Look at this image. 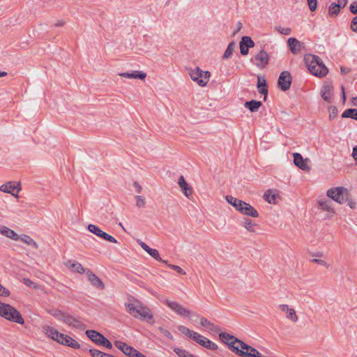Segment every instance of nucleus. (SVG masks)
I'll return each mask as SVG.
<instances>
[{
  "instance_id": "nucleus-17",
  "label": "nucleus",
  "mask_w": 357,
  "mask_h": 357,
  "mask_svg": "<svg viewBox=\"0 0 357 357\" xmlns=\"http://www.w3.org/2000/svg\"><path fill=\"white\" fill-rule=\"evenodd\" d=\"M6 319L21 325L24 324V320L20 312L13 306H10L8 316Z\"/></svg>"
},
{
  "instance_id": "nucleus-64",
  "label": "nucleus",
  "mask_w": 357,
  "mask_h": 357,
  "mask_svg": "<svg viewBox=\"0 0 357 357\" xmlns=\"http://www.w3.org/2000/svg\"><path fill=\"white\" fill-rule=\"evenodd\" d=\"M340 71L342 74H347L351 72V70L349 68L341 66Z\"/></svg>"
},
{
  "instance_id": "nucleus-60",
  "label": "nucleus",
  "mask_w": 357,
  "mask_h": 357,
  "mask_svg": "<svg viewBox=\"0 0 357 357\" xmlns=\"http://www.w3.org/2000/svg\"><path fill=\"white\" fill-rule=\"evenodd\" d=\"M346 202H347L348 206L352 209H354L356 206V202L350 199L349 195L348 196V200Z\"/></svg>"
},
{
  "instance_id": "nucleus-7",
  "label": "nucleus",
  "mask_w": 357,
  "mask_h": 357,
  "mask_svg": "<svg viewBox=\"0 0 357 357\" xmlns=\"http://www.w3.org/2000/svg\"><path fill=\"white\" fill-rule=\"evenodd\" d=\"M165 303L177 314L184 317H188L191 312L176 301L165 300Z\"/></svg>"
},
{
  "instance_id": "nucleus-57",
  "label": "nucleus",
  "mask_w": 357,
  "mask_h": 357,
  "mask_svg": "<svg viewBox=\"0 0 357 357\" xmlns=\"http://www.w3.org/2000/svg\"><path fill=\"white\" fill-rule=\"evenodd\" d=\"M139 244L141 246V248L144 250H145L147 253H149L150 250L151 249L150 247H149L145 243H144L142 241H139Z\"/></svg>"
},
{
  "instance_id": "nucleus-15",
  "label": "nucleus",
  "mask_w": 357,
  "mask_h": 357,
  "mask_svg": "<svg viewBox=\"0 0 357 357\" xmlns=\"http://www.w3.org/2000/svg\"><path fill=\"white\" fill-rule=\"evenodd\" d=\"M86 274L88 280L90 282L92 286L99 288L100 289H103L105 288V284H103L102 280L90 269H86Z\"/></svg>"
},
{
  "instance_id": "nucleus-33",
  "label": "nucleus",
  "mask_w": 357,
  "mask_h": 357,
  "mask_svg": "<svg viewBox=\"0 0 357 357\" xmlns=\"http://www.w3.org/2000/svg\"><path fill=\"white\" fill-rule=\"evenodd\" d=\"M178 329L180 332H181L183 334L188 336L192 340L194 339V337H196L195 335H197V332H195L193 331L190 330L188 328L184 326H179L178 327Z\"/></svg>"
},
{
  "instance_id": "nucleus-45",
  "label": "nucleus",
  "mask_w": 357,
  "mask_h": 357,
  "mask_svg": "<svg viewBox=\"0 0 357 357\" xmlns=\"http://www.w3.org/2000/svg\"><path fill=\"white\" fill-rule=\"evenodd\" d=\"M135 199H136V206L138 208L144 207L146 202H145V199L143 197H142L140 195H137L135 197Z\"/></svg>"
},
{
  "instance_id": "nucleus-63",
  "label": "nucleus",
  "mask_w": 357,
  "mask_h": 357,
  "mask_svg": "<svg viewBox=\"0 0 357 357\" xmlns=\"http://www.w3.org/2000/svg\"><path fill=\"white\" fill-rule=\"evenodd\" d=\"M352 158H354V160L357 162V146H354L353 148V151H352Z\"/></svg>"
},
{
  "instance_id": "nucleus-34",
  "label": "nucleus",
  "mask_w": 357,
  "mask_h": 357,
  "mask_svg": "<svg viewBox=\"0 0 357 357\" xmlns=\"http://www.w3.org/2000/svg\"><path fill=\"white\" fill-rule=\"evenodd\" d=\"M10 305L0 302V316L7 319L10 308Z\"/></svg>"
},
{
  "instance_id": "nucleus-5",
  "label": "nucleus",
  "mask_w": 357,
  "mask_h": 357,
  "mask_svg": "<svg viewBox=\"0 0 357 357\" xmlns=\"http://www.w3.org/2000/svg\"><path fill=\"white\" fill-rule=\"evenodd\" d=\"M326 195L338 204H343L348 200L349 193L347 188L340 186L328 189Z\"/></svg>"
},
{
  "instance_id": "nucleus-35",
  "label": "nucleus",
  "mask_w": 357,
  "mask_h": 357,
  "mask_svg": "<svg viewBox=\"0 0 357 357\" xmlns=\"http://www.w3.org/2000/svg\"><path fill=\"white\" fill-rule=\"evenodd\" d=\"M342 118H351L357 120V109H347L342 114Z\"/></svg>"
},
{
  "instance_id": "nucleus-20",
  "label": "nucleus",
  "mask_w": 357,
  "mask_h": 357,
  "mask_svg": "<svg viewBox=\"0 0 357 357\" xmlns=\"http://www.w3.org/2000/svg\"><path fill=\"white\" fill-rule=\"evenodd\" d=\"M255 59L257 61L256 66L259 68H263L266 64H268L269 56L266 51L261 50L255 55Z\"/></svg>"
},
{
  "instance_id": "nucleus-18",
  "label": "nucleus",
  "mask_w": 357,
  "mask_h": 357,
  "mask_svg": "<svg viewBox=\"0 0 357 357\" xmlns=\"http://www.w3.org/2000/svg\"><path fill=\"white\" fill-rule=\"evenodd\" d=\"M86 335L91 341L100 346H102L105 339L103 335L94 330H87Z\"/></svg>"
},
{
  "instance_id": "nucleus-28",
  "label": "nucleus",
  "mask_w": 357,
  "mask_h": 357,
  "mask_svg": "<svg viewBox=\"0 0 357 357\" xmlns=\"http://www.w3.org/2000/svg\"><path fill=\"white\" fill-rule=\"evenodd\" d=\"M257 88L259 93L264 96V100H265L268 94V89L264 79L258 77Z\"/></svg>"
},
{
  "instance_id": "nucleus-32",
  "label": "nucleus",
  "mask_w": 357,
  "mask_h": 357,
  "mask_svg": "<svg viewBox=\"0 0 357 357\" xmlns=\"http://www.w3.org/2000/svg\"><path fill=\"white\" fill-rule=\"evenodd\" d=\"M227 202L233 206L237 211L241 204H242V200H240L231 195L226 196Z\"/></svg>"
},
{
  "instance_id": "nucleus-43",
  "label": "nucleus",
  "mask_w": 357,
  "mask_h": 357,
  "mask_svg": "<svg viewBox=\"0 0 357 357\" xmlns=\"http://www.w3.org/2000/svg\"><path fill=\"white\" fill-rule=\"evenodd\" d=\"M240 46V52L242 55H247L249 52V47H248V45L246 44V42L243 43V40L241 39L239 43Z\"/></svg>"
},
{
  "instance_id": "nucleus-53",
  "label": "nucleus",
  "mask_w": 357,
  "mask_h": 357,
  "mask_svg": "<svg viewBox=\"0 0 357 357\" xmlns=\"http://www.w3.org/2000/svg\"><path fill=\"white\" fill-rule=\"evenodd\" d=\"M350 28L352 31L357 33V15L351 20Z\"/></svg>"
},
{
  "instance_id": "nucleus-23",
  "label": "nucleus",
  "mask_w": 357,
  "mask_h": 357,
  "mask_svg": "<svg viewBox=\"0 0 357 357\" xmlns=\"http://www.w3.org/2000/svg\"><path fill=\"white\" fill-rule=\"evenodd\" d=\"M119 76L128 79H144L146 74L142 71H132V73H121Z\"/></svg>"
},
{
  "instance_id": "nucleus-55",
  "label": "nucleus",
  "mask_w": 357,
  "mask_h": 357,
  "mask_svg": "<svg viewBox=\"0 0 357 357\" xmlns=\"http://www.w3.org/2000/svg\"><path fill=\"white\" fill-rule=\"evenodd\" d=\"M22 282H23V283H24L25 285H26V286H28V287H33L34 288H36V285H34V284H35V283H34L32 280H31L30 279H29V278H23V279H22Z\"/></svg>"
},
{
  "instance_id": "nucleus-36",
  "label": "nucleus",
  "mask_w": 357,
  "mask_h": 357,
  "mask_svg": "<svg viewBox=\"0 0 357 357\" xmlns=\"http://www.w3.org/2000/svg\"><path fill=\"white\" fill-rule=\"evenodd\" d=\"M340 12V8L336 4V3H332L328 8V15L331 17H336Z\"/></svg>"
},
{
  "instance_id": "nucleus-8",
  "label": "nucleus",
  "mask_w": 357,
  "mask_h": 357,
  "mask_svg": "<svg viewBox=\"0 0 357 357\" xmlns=\"http://www.w3.org/2000/svg\"><path fill=\"white\" fill-rule=\"evenodd\" d=\"M87 229L92 234H95L96 236H97L105 241H107L109 242L114 243H117V241L114 237H113L112 236L103 231L101 229H100L98 226H96L95 225H93V224L89 225Z\"/></svg>"
},
{
  "instance_id": "nucleus-30",
  "label": "nucleus",
  "mask_w": 357,
  "mask_h": 357,
  "mask_svg": "<svg viewBox=\"0 0 357 357\" xmlns=\"http://www.w3.org/2000/svg\"><path fill=\"white\" fill-rule=\"evenodd\" d=\"M19 240H20L21 241L27 245L33 246L36 249L38 248V244L31 237H30L28 235H22L21 236H20Z\"/></svg>"
},
{
  "instance_id": "nucleus-38",
  "label": "nucleus",
  "mask_w": 357,
  "mask_h": 357,
  "mask_svg": "<svg viewBox=\"0 0 357 357\" xmlns=\"http://www.w3.org/2000/svg\"><path fill=\"white\" fill-rule=\"evenodd\" d=\"M127 311L133 317H137L140 312L141 308L138 309L132 303L126 304Z\"/></svg>"
},
{
  "instance_id": "nucleus-49",
  "label": "nucleus",
  "mask_w": 357,
  "mask_h": 357,
  "mask_svg": "<svg viewBox=\"0 0 357 357\" xmlns=\"http://www.w3.org/2000/svg\"><path fill=\"white\" fill-rule=\"evenodd\" d=\"M174 351L179 356V357H186L188 354V352L184 349H179L178 347H175L174 349Z\"/></svg>"
},
{
  "instance_id": "nucleus-42",
  "label": "nucleus",
  "mask_w": 357,
  "mask_h": 357,
  "mask_svg": "<svg viewBox=\"0 0 357 357\" xmlns=\"http://www.w3.org/2000/svg\"><path fill=\"white\" fill-rule=\"evenodd\" d=\"M89 351L92 357H108L109 355L95 349H90Z\"/></svg>"
},
{
  "instance_id": "nucleus-58",
  "label": "nucleus",
  "mask_w": 357,
  "mask_h": 357,
  "mask_svg": "<svg viewBox=\"0 0 357 357\" xmlns=\"http://www.w3.org/2000/svg\"><path fill=\"white\" fill-rule=\"evenodd\" d=\"M139 244L141 246V248L144 250H145L147 253H149L150 250L151 249L150 247H149L145 243H144L142 241H139Z\"/></svg>"
},
{
  "instance_id": "nucleus-25",
  "label": "nucleus",
  "mask_w": 357,
  "mask_h": 357,
  "mask_svg": "<svg viewBox=\"0 0 357 357\" xmlns=\"http://www.w3.org/2000/svg\"><path fill=\"white\" fill-rule=\"evenodd\" d=\"M0 234L14 241H17L20 238V236L17 234L6 226L0 225Z\"/></svg>"
},
{
  "instance_id": "nucleus-48",
  "label": "nucleus",
  "mask_w": 357,
  "mask_h": 357,
  "mask_svg": "<svg viewBox=\"0 0 357 357\" xmlns=\"http://www.w3.org/2000/svg\"><path fill=\"white\" fill-rule=\"evenodd\" d=\"M168 266L181 275H184L186 274L185 271H183L180 266H177V265L168 264Z\"/></svg>"
},
{
  "instance_id": "nucleus-52",
  "label": "nucleus",
  "mask_w": 357,
  "mask_h": 357,
  "mask_svg": "<svg viewBox=\"0 0 357 357\" xmlns=\"http://www.w3.org/2000/svg\"><path fill=\"white\" fill-rule=\"evenodd\" d=\"M242 40H243V43L244 42H246V44L248 45V47L250 48V47H252L255 46V43L254 41L252 40V38L249 36H243L242 37Z\"/></svg>"
},
{
  "instance_id": "nucleus-40",
  "label": "nucleus",
  "mask_w": 357,
  "mask_h": 357,
  "mask_svg": "<svg viewBox=\"0 0 357 357\" xmlns=\"http://www.w3.org/2000/svg\"><path fill=\"white\" fill-rule=\"evenodd\" d=\"M264 198L269 204H275V195L273 194L271 190H267L264 194Z\"/></svg>"
},
{
  "instance_id": "nucleus-9",
  "label": "nucleus",
  "mask_w": 357,
  "mask_h": 357,
  "mask_svg": "<svg viewBox=\"0 0 357 357\" xmlns=\"http://www.w3.org/2000/svg\"><path fill=\"white\" fill-rule=\"evenodd\" d=\"M278 84L282 91H287L291 84V74L288 71H282L279 76Z\"/></svg>"
},
{
  "instance_id": "nucleus-39",
  "label": "nucleus",
  "mask_w": 357,
  "mask_h": 357,
  "mask_svg": "<svg viewBox=\"0 0 357 357\" xmlns=\"http://www.w3.org/2000/svg\"><path fill=\"white\" fill-rule=\"evenodd\" d=\"M235 47H236V43L234 42H231L228 45V46H227V49H226V50H225V53L223 54V58L224 59H229V57H231V56L233 54V52L234 51Z\"/></svg>"
},
{
  "instance_id": "nucleus-47",
  "label": "nucleus",
  "mask_w": 357,
  "mask_h": 357,
  "mask_svg": "<svg viewBox=\"0 0 357 357\" xmlns=\"http://www.w3.org/2000/svg\"><path fill=\"white\" fill-rule=\"evenodd\" d=\"M329 119L333 120L337 116V109L335 106H331L329 107Z\"/></svg>"
},
{
  "instance_id": "nucleus-4",
  "label": "nucleus",
  "mask_w": 357,
  "mask_h": 357,
  "mask_svg": "<svg viewBox=\"0 0 357 357\" xmlns=\"http://www.w3.org/2000/svg\"><path fill=\"white\" fill-rule=\"evenodd\" d=\"M238 345L234 347V353L242 357H264L256 349L241 340H236Z\"/></svg>"
},
{
  "instance_id": "nucleus-44",
  "label": "nucleus",
  "mask_w": 357,
  "mask_h": 357,
  "mask_svg": "<svg viewBox=\"0 0 357 357\" xmlns=\"http://www.w3.org/2000/svg\"><path fill=\"white\" fill-rule=\"evenodd\" d=\"M275 29L278 31L280 33L283 35H289L291 33V29L289 27L284 28L280 26H276Z\"/></svg>"
},
{
  "instance_id": "nucleus-2",
  "label": "nucleus",
  "mask_w": 357,
  "mask_h": 357,
  "mask_svg": "<svg viewBox=\"0 0 357 357\" xmlns=\"http://www.w3.org/2000/svg\"><path fill=\"white\" fill-rule=\"evenodd\" d=\"M305 61L308 70L312 75L322 77L328 73V68L319 56L309 54L305 57Z\"/></svg>"
},
{
  "instance_id": "nucleus-13",
  "label": "nucleus",
  "mask_w": 357,
  "mask_h": 357,
  "mask_svg": "<svg viewBox=\"0 0 357 357\" xmlns=\"http://www.w3.org/2000/svg\"><path fill=\"white\" fill-rule=\"evenodd\" d=\"M196 337H194L193 340H195L196 342H197L199 344L202 345V347L211 349V350H216L218 349V345L213 342H211L210 340L207 339L206 337L202 336V335L197 333Z\"/></svg>"
},
{
  "instance_id": "nucleus-10",
  "label": "nucleus",
  "mask_w": 357,
  "mask_h": 357,
  "mask_svg": "<svg viewBox=\"0 0 357 357\" xmlns=\"http://www.w3.org/2000/svg\"><path fill=\"white\" fill-rule=\"evenodd\" d=\"M114 345L124 354L128 356L129 357H136L137 354L139 353L137 349H135L132 347H130L126 343L119 340H116L114 342Z\"/></svg>"
},
{
  "instance_id": "nucleus-11",
  "label": "nucleus",
  "mask_w": 357,
  "mask_h": 357,
  "mask_svg": "<svg viewBox=\"0 0 357 357\" xmlns=\"http://www.w3.org/2000/svg\"><path fill=\"white\" fill-rule=\"evenodd\" d=\"M237 211L244 215L252 218H257L259 216L257 211L250 204L243 201H242V204L240 205Z\"/></svg>"
},
{
  "instance_id": "nucleus-12",
  "label": "nucleus",
  "mask_w": 357,
  "mask_h": 357,
  "mask_svg": "<svg viewBox=\"0 0 357 357\" xmlns=\"http://www.w3.org/2000/svg\"><path fill=\"white\" fill-rule=\"evenodd\" d=\"M293 157L294 163L296 167L303 171L309 172L310 170V167L307 165V162H310L309 158L303 159V156L298 153H294Z\"/></svg>"
},
{
  "instance_id": "nucleus-50",
  "label": "nucleus",
  "mask_w": 357,
  "mask_h": 357,
  "mask_svg": "<svg viewBox=\"0 0 357 357\" xmlns=\"http://www.w3.org/2000/svg\"><path fill=\"white\" fill-rule=\"evenodd\" d=\"M307 2L310 11L313 12L317 9V0H307Z\"/></svg>"
},
{
  "instance_id": "nucleus-56",
  "label": "nucleus",
  "mask_w": 357,
  "mask_h": 357,
  "mask_svg": "<svg viewBox=\"0 0 357 357\" xmlns=\"http://www.w3.org/2000/svg\"><path fill=\"white\" fill-rule=\"evenodd\" d=\"M312 262L328 267V264H327L326 261H325L324 260H322V259H312Z\"/></svg>"
},
{
  "instance_id": "nucleus-31",
  "label": "nucleus",
  "mask_w": 357,
  "mask_h": 357,
  "mask_svg": "<svg viewBox=\"0 0 357 357\" xmlns=\"http://www.w3.org/2000/svg\"><path fill=\"white\" fill-rule=\"evenodd\" d=\"M243 227L248 231L252 233L255 232V227L257 225L252 220L243 218L242 221Z\"/></svg>"
},
{
  "instance_id": "nucleus-26",
  "label": "nucleus",
  "mask_w": 357,
  "mask_h": 357,
  "mask_svg": "<svg viewBox=\"0 0 357 357\" xmlns=\"http://www.w3.org/2000/svg\"><path fill=\"white\" fill-rule=\"evenodd\" d=\"M331 86L329 84H325L322 86L321 90V96L322 98L328 102H331Z\"/></svg>"
},
{
  "instance_id": "nucleus-27",
  "label": "nucleus",
  "mask_w": 357,
  "mask_h": 357,
  "mask_svg": "<svg viewBox=\"0 0 357 357\" xmlns=\"http://www.w3.org/2000/svg\"><path fill=\"white\" fill-rule=\"evenodd\" d=\"M319 206L321 209L334 213L335 211L331 206V202L326 199H321L319 202Z\"/></svg>"
},
{
  "instance_id": "nucleus-6",
  "label": "nucleus",
  "mask_w": 357,
  "mask_h": 357,
  "mask_svg": "<svg viewBox=\"0 0 357 357\" xmlns=\"http://www.w3.org/2000/svg\"><path fill=\"white\" fill-rule=\"evenodd\" d=\"M188 73L191 79L201 86H204L207 84L211 75L210 72L203 71L199 67L190 69Z\"/></svg>"
},
{
  "instance_id": "nucleus-41",
  "label": "nucleus",
  "mask_w": 357,
  "mask_h": 357,
  "mask_svg": "<svg viewBox=\"0 0 357 357\" xmlns=\"http://www.w3.org/2000/svg\"><path fill=\"white\" fill-rule=\"evenodd\" d=\"M148 254L150 255L152 257H153L157 261H159L162 262L166 264H167V261L161 259V257H160L159 252L157 250L151 248Z\"/></svg>"
},
{
  "instance_id": "nucleus-46",
  "label": "nucleus",
  "mask_w": 357,
  "mask_h": 357,
  "mask_svg": "<svg viewBox=\"0 0 357 357\" xmlns=\"http://www.w3.org/2000/svg\"><path fill=\"white\" fill-rule=\"evenodd\" d=\"M200 324L202 326H207L209 327L211 330H213V328L214 327V324L209 321L206 318L202 317L200 319Z\"/></svg>"
},
{
  "instance_id": "nucleus-29",
  "label": "nucleus",
  "mask_w": 357,
  "mask_h": 357,
  "mask_svg": "<svg viewBox=\"0 0 357 357\" xmlns=\"http://www.w3.org/2000/svg\"><path fill=\"white\" fill-rule=\"evenodd\" d=\"M244 106L249 109L250 112H257L261 106V102L252 100L250 101L245 102Z\"/></svg>"
},
{
  "instance_id": "nucleus-22",
  "label": "nucleus",
  "mask_w": 357,
  "mask_h": 357,
  "mask_svg": "<svg viewBox=\"0 0 357 357\" xmlns=\"http://www.w3.org/2000/svg\"><path fill=\"white\" fill-rule=\"evenodd\" d=\"M178 184L186 197H189L192 194V188L187 183L183 176H179Z\"/></svg>"
},
{
  "instance_id": "nucleus-54",
  "label": "nucleus",
  "mask_w": 357,
  "mask_h": 357,
  "mask_svg": "<svg viewBox=\"0 0 357 357\" xmlns=\"http://www.w3.org/2000/svg\"><path fill=\"white\" fill-rule=\"evenodd\" d=\"M0 296H4V297H8L10 296L9 290L8 289H6V287H4L3 286H2L1 284H0Z\"/></svg>"
},
{
  "instance_id": "nucleus-1",
  "label": "nucleus",
  "mask_w": 357,
  "mask_h": 357,
  "mask_svg": "<svg viewBox=\"0 0 357 357\" xmlns=\"http://www.w3.org/2000/svg\"><path fill=\"white\" fill-rule=\"evenodd\" d=\"M43 331L48 337L52 338L53 340L56 341L59 344L68 346L75 349L80 348V344L77 341L68 335L59 333L53 327L45 326L43 327Z\"/></svg>"
},
{
  "instance_id": "nucleus-14",
  "label": "nucleus",
  "mask_w": 357,
  "mask_h": 357,
  "mask_svg": "<svg viewBox=\"0 0 357 357\" xmlns=\"http://www.w3.org/2000/svg\"><path fill=\"white\" fill-rule=\"evenodd\" d=\"M219 337L223 342L229 345L231 351L234 352V347L238 345V342L236 340H239L238 338L227 333H220Z\"/></svg>"
},
{
  "instance_id": "nucleus-51",
  "label": "nucleus",
  "mask_w": 357,
  "mask_h": 357,
  "mask_svg": "<svg viewBox=\"0 0 357 357\" xmlns=\"http://www.w3.org/2000/svg\"><path fill=\"white\" fill-rule=\"evenodd\" d=\"M158 330L165 337H167L171 340H173V336L169 331L165 329L164 328H162L161 326H160L158 328Z\"/></svg>"
},
{
  "instance_id": "nucleus-19",
  "label": "nucleus",
  "mask_w": 357,
  "mask_h": 357,
  "mask_svg": "<svg viewBox=\"0 0 357 357\" xmlns=\"http://www.w3.org/2000/svg\"><path fill=\"white\" fill-rule=\"evenodd\" d=\"M280 310L286 314V317L293 322H296L298 317L294 309L289 307L288 305L281 304L279 305Z\"/></svg>"
},
{
  "instance_id": "nucleus-3",
  "label": "nucleus",
  "mask_w": 357,
  "mask_h": 357,
  "mask_svg": "<svg viewBox=\"0 0 357 357\" xmlns=\"http://www.w3.org/2000/svg\"><path fill=\"white\" fill-rule=\"evenodd\" d=\"M52 314L58 320L63 321L73 328H75L79 331H84L86 328V326L80 320L74 316L64 312L60 310H53L52 312Z\"/></svg>"
},
{
  "instance_id": "nucleus-16",
  "label": "nucleus",
  "mask_w": 357,
  "mask_h": 357,
  "mask_svg": "<svg viewBox=\"0 0 357 357\" xmlns=\"http://www.w3.org/2000/svg\"><path fill=\"white\" fill-rule=\"evenodd\" d=\"M0 190L17 197L20 190V186L19 183L13 184L12 182H8L0 186Z\"/></svg>"
},
{
  "instance_id": "nucleus-24",
  "label": "nucleus",
  "mask_w": 357,
  "mask_h": 357,
  "mask_svg": "<svg viewBox=\"0 0 357 357\" xmlns=\"http://www.w3.org/2000/svg\"><path fill=\"white\" fill-rule=\"evenodd\" d=\"M66 266L68 267L71 271L78 273H86V269L82 266L80 263L78 262H72L71 261H68L65 263Z\"/></svg>"
},
{
  "instance_id": "nucleus-61",
  "label": "nucleus",
  "mask_w": 357,
  "mask_h": 357,
  "mask_svg": "<svg viewBox=\"0 0 357 357\" xmlns=\"http://www.w3.org/2000/svg\"><path fill=\"white\" fill-rule=\"evenodd\" d=\"M102 346L106 347L107 349H109L112 348V343L106 337H105V340L103 341Z\"/></svg>"
},
{
  "instance_id": "nucleus-59",
  "label": "nucleus",
  "mask_w": 357,
  "mask_h": 357,
  "mask_svg": "<svg viewBox=\"0 0 357 357\" xmlns=\"http://www.w3.org/2000/svg\"><path fill=\"white\" fill-rule=\"evenodd\" d=\"M139 244L141 246V248L144 250H145L147 253H149L150 250L151 249L150 247H149L145 243H144L142 241H139Z\"/></svg>"
},
{
  "instance_id": "nucleus-62",
  "label": "nucleus",
  "mask_w": 357,
  "mask_h": 357,
  "mask_svg": "<svg viewBox=\"0 0 357 357\" xmlns=\"http://www.w3.org/2000/svg\"><path fill=\"white\" fill-rule=\"evenodd\" d=\"M348 0H338L336 4L341 9L342 8H344L347 4Z\"/></svg>"
},
{
  "instance_id": "nucleus-21",
  "label": "nucleus",
  "mask_w": 357,
  "mask_h": 357,
  "mask_svg": "<svg viewBox=\"0 0 357 357\" xmlns=\"http://www.w3.org/2000/svg\"><path fill=\"white\" fill-rule=\"evenodd\" d=\"M287 44L291 52L294 54H297L301 52L303 43L295 38H289L287 40Z\"/></svg>"
},
{
  "instance_id": "nucleus-37",
  "label": "nucleus",
  "mask_w": 357,
  "mask_h": 357,
  "mask_svg": "<svg viewBox=\"0 0 357 357\" xmlns=\"http://www.w3.org/2000/svg\"><path fill=\"white\" fill-rule=\"evenodd\" d=\"M144 319H146L147 321H150L153 319V314L151 313V311L146 307H141L140 312L139 314Z\"/></svg>"
}]
</instances>
